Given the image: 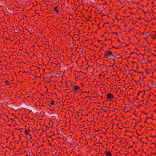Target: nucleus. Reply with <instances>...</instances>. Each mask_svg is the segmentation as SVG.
<instances>
[{"instance_id":"1","label":"nucleus","mask_w":156,"mask_h":156,"mask_svg":"<svg viewBox=\"0 0 156 156\" xmlns=\"http://www.w3.org/2000/svg\"><path fill=\"white\" fill-rule=\"evenodd\" d=\"M105 53V57L108 56L109 55H112V52L109 51H106Z\"/></svg>"},{"instance_id":"2","label":"nucleus","mask_w":156,"mask_h":156,"mask_svg":"<svg viewBox=\"0 0 156 156\" xmlns=\"http://www.w3.org/2000/svg\"><path fill=\"white\" fill-rule=\"evenodd\" d=\"M107 98L108 99L110 100L113 98L114 97L113 95L111 93H109L107 95Z\"/></svg>"},{"instance_id":"3","label":"nucleus","mask_w":156,"mask_h":156,"mask_svg":"<svg viewBox=\"0 0 156 156\" xmlns=\"http://www.w3.org/2000/svg\"><path fill=\"white\" fill-rule=\"evenodd\" d=\"M105 153L107 156H111L112 155L111 153L109 151H105Z\"/></svg>"},{"instance_id":"4","label":"nucleus","mask_w":156,"mask_h":156,"mask_svg":"<svg viewBox=\"0 0 156 156\" xmlns=\"http://www.w3.org/2000/svg\"><path fill=\"white\" fill-rule=\"evenodd\" d=\"M79 89V87L78 86H74V90L75 91H76L78 90Z\"/></svg>"},{"instance_id":"5","label":"nucleus","mask_w":156,"mask_h":156,"mask_svg":"<svg viewBox=\"0 0 156 156\" xmlns=\"http://www.w3.org/2000/svg\"><path fill=\"white\" fill-rule=\"evenodd\" d=\"M51 77H53L54 76H56V77H57L58 76V74H56V75L53 74H51Z\"/></svg>"},{"instance_id":"6","label":"nucleus","mask_w":156,"mask_h":156,"mask_svg":"<svg viewBox=\"0 0 156 156\" xmlns=\"http://www.w3.org/2000/svg\"><path fill=\"white\" fill-rule=\"evenodd\" d=\"M119 57H122L119 54H118L116 56H113V57H115V58H118Z\"/></svg>"},{"instance_id":"7","label":"nucleus","mask_w":156,"mask_h":156,"mask_svg":"<svg viewBox=\"0 0 156 156\" xmlns=\"http://www.w3.org/2000/svg\"><path fill=\"white\" fill-rule=\"evenodd\" d=\"M9 82L8 81L6 80L5 81V83L6 84L8 85L9 84Z\"/></svg>"},{"instance_id":"8","label":"nucleus","mask_w":156,"mask_h":156,"mask_svg":"<svg viewBox=\"0 0 156 156\" xmlns=\"http://www.w3.org/2000/svg\"><path fill=\"white\" fill-rule=\"evenodd\" d=\"M25 133L27 135H28L29 134L27 131V130H25Z\"/></svg>"},{"instance_id":"9","label":"nucleus","mask_w":156,"mask_h":156,"mask_svg":"<svg viewBox=\"0 0 156 156\" xmlns=\"http://www.w3.org/2000/svg\"><path fill=\"white\" fill-rule=\"evenodd\" d=\"M54 101H52L51 102V105H54Z\"/></svg>"},{"instance_id":"10","label":"nucleus","mask_w":156,"mask_h":156,"mask_svg":"<svg viewBox=\"0 0 156 156\" xmlns=\"http://www.w3.org/2000/svg\"><path fill=\"white\" fill-rule=\"evenodd\" d=\"M69 140H70V141L72 142L73 141V139L71 138V137L69 139Z\"/></svg>"},{"instance_id":"11","label":"nucleus","mask_w":156,"mask_h":156,"mask_svg":"<svg viewBox=\"0 0 156 156\" xmlns=\"http://www.w3.org/2000/svg\"><path fill=\"white\" fill-rule=\"evenodd\" d=\"M58 8V6H56L55 7L54 9V10H57V9Z\"/></svg>"},{"instance_id":"12","label":"nucleus","mask_w":156,"mask_h":156,"mask_svg":"<svg viewBox=\"0 0 156 156\" xmlns=\"http://www.w3.org/2000/svg\"><path fill=\"white\" fill-rule=\"evenodd\" d=\"M156 36V34H155V35H154V36H152V37H151V38H153V39H155V37Z\"/></svg>"},{"instance_id":"13","label":"nucleus","mask_w":156,"mask_h":156,"mask_svg":"<svg viewBox=\"0 0 156 156\" xmlns=\"http://www.w3.org/2000/svg\"><path fill=\"white\" fill-rule=\"evenodd\" d=\"M113 56H112V57L111 58H110L111 59H114V58H115V57H113Z\"/></svg>"},{"instance_id":"14","label":"nucleus","mask_w":156,"mask_h":156,"mask_svg":"<svg viewBox=\"0 0 156 156\" xmlns=\"http://www.w3.org/2000/svg\"><path fill=\"white\" fill-rule=\"evenodd\" d=\"M134 81L136 83L139 82V81H137V80H134Z\"/></svg>"},{"instance_id":"15","label":"nucleus","mask_w":156,"mask_h":156,"mask_svg":"<svg viewBox=\"0 0 156 156\" xmlns=\"http://www.w3.org/2000/svg\"><path fill=\"white\" fill-rule=\"evenodd\" d=\"M101 109L102 110H103V111H104V112H106V111L105 110V109H103L102 108H101Z\"/></svg>"},{"instance_id":"16","label":"nucleus","mask_w":156,"mask_h":156,"mask_svg":"<svg viewBox=\"0 0 156 156\" xmlns=\"http://www.w3.org/2000/svg\"><path fill=\"white\" fill-rule=\"evenodd\" d=\"M114 64H115V63H114V64L110 66H109V67H113V65H114Z\"/></svg>"},{"instance_id":"17","label":"nucleus","mask_w":156,"mask_h":156,"mask_svg":"<svg viewBox=\"0 0 156 156\" xmlns=\"http://www.w3.org/2000/svg\"><path fill=\"white\" fill-rule=\"evenodd\" d=\"M55 11L57 12V13L59 11L57 9L55 10Z\"/></svg>"},{"instance_id":"18","label":"nucleus","mask_w":156,"mask_h":156,"mask_svg":"<svg viewBox=\"0 0 156 156\" xmlns=\"http://www.w3.org/2000/svg\"><path fill=\"white\" fill-rule=\"evenodd\" d=\"M135 72H138V71L137 70H134V71Z\"/></svg>"},{"instance_id":"19","label":"nucleus","mask_w":156,"mask_h":156,"mask_svg":"<svg viewBox=\"0 0 156 156\" xmlns=\"http://www.w3.org/2000/svg\"><path fill=\"white\" fill-rule=\"evenodd\" d=\"M102 49H103V48H102V47H101V49H100V51H101Z\"/></svg>"},{"instance_id":"20","label":"nucleus","mask_w":156,"mask_h":156,"mask_svg":"<svg viewBox=\"0 0 156 156\" xmlns=\"http://www.w3.org/2000/svg\"><path fill=\"white\" fill-rule=\"evenodd\" d=\"M122 39L124 40V37L123 36H122Z\"/></svg>"},{"instance_id":"21","label":"nucleus","mask_w":156,"mask_h":156,"mask_svg":"<svg viewBox=\"0 0 156 156\" xmlns=\"http://www.w3.org/2000/svg\"><path fill=\"white\" fill-rule=\"evenodd\" d=\"M127 26V24H125L124 25V26L125 27Z\"/></svg>"},{"instance_id":"22","label":"nucleus","mask_w":156,"mask_h":156,"mask_svg":"<svg viewBox=\"0 0 156 156\" xmlns=\"http://www.w3.org/2000/svg\"><path fill=\"white\" fill-rule=\"evenodd\" d=\"M104 9H105L104 8H101V10H104Z\"/></svg>"},{"instance_id":"23","label":"nucleus","mask_w":156,"mask_h":156,"mask_svg":"<svg viewBox=\"0 0 156 156\" xmlns=\"http://www.w3.org/2000/svg\"><path fill=\"white\" fill-rule=\"evenodd\" d=\"M36 77H38V78H39L41 77V76H38V77H37V76H36Z\"/></svg>"},{"instance_id":"24","label":"nucleus","mask_w":156,"mask_h":156,"mask_svg":"<svg viewBox=\"0 0 156 156\" xmlns=\"http://www.w3.org/2000/svg\"><path fill=\"white\" fill-rule=\"evenodd\" d=\"M116 48V49H119V47H118L116 48Z\"/></svg>"},{"instance_id":"25","label":"nucleus","mask_w":156,"mask_h":156,"mask_svg":"<svg viewBox=\"0 0 156 156\" xmlns=\"http://www.w3.org/2000/svg\"><path fill=\"white\" fill-rule=\"evenodd\" d=\"M70 145H71V146L73 145V144H72V143H70Z\"/></svg>"},{"instance_id":"26","label":"nucleus","mask_w":156,"mask_h":156,"mask_svg":"<svg viewBox=\"0 0 156 156\" xmlns=\"http://www.w3.org/2000/svg\"><path fill=\"white\" fill-rule=\"evenodd\" d=\"M129 106V104H127V105H126V106Z\"/></svg>"},{"instance_id":"27","label":"nucleus","mask_w":156,"mask_h":156,"mask_svg":"<svg viewBox=\"0 0 156 156\" xmlns=\"http://www.w3.org/2000/svg\"><path fill=\"white\" fill-rule=\"evenodd\" d=\"M107 4H106V2H105V3H104V5H106Z\"/></svg>"},{"instance_id":"28","label":"nucleus","mask_w":156,"mask_h":156,"mask_svg":"<svg viewBox=\"0 0 156 156\" xmlns=\"http://www.w3.org/2000/svg\"><path fill=\"white\" fill-rule=\"evenodd\" d=\"M132 30V29H130L129 30V31H131Z\"/></svg>"},{"instance_id":"29","label":"nucleus","mask_w":156,"mask_h":156,"mask_svg":"<svg viewBox=\"0 0 156 156\" xmlns=\"http://www.w3.org/2000/svg\"><path fill=\"white\" fill-rule=\"evenodd\" d=\"M134 53V52H132L131 53H130V55L132 54H133Z\"/></svg>"},{"instance_id":"30","label":"nucleus","mask_w":156,"mask_h":156,"mask_svg":"<svg viewBox=\"0 0 156 156\" xmlns=\"http://www.w3.org/2000/svg\"><path fill=\"white\" fill-rule=\"evenodd\" d=\"M112 48H115V47L114 46H113V47H112Z\"/></svg>"},{"instance_id":"31","label":"nucleus","mask_w":156,"mask_h":156,"mask_svg":"<svg viewBox=\"0 0 156 156\" xmlns=\"http://www.w3.org/2000/svg\"><path fill=\"white\" fill-rule=\"evenodd\" d=\"M105 57L104 56V57ZM106 58H108V56H106V57H105Z\"/></svg>"},{"instance_id":"32","label":"nucleus","mask_w":156,"mask_h":156,"mask_svg":"<svg viewBox=\"0 0 156 156\" xmlns=\"http://www.w3.org/2000/svg\"><path fill=\"white\" fill-rule=\"evenodd\" d=\"M58 0H57L55 2H58Z\"/></svg>"},{"instance_id":"33","label":"nucleus","mask_w":156,"mask_h":156,"mask_svg":"<svg viewBox=\"0 0 156 156\" xmlns=\"http://www.w3.org/2000/svg\"><path fill=\"white\" fill-rule=\"evenodd\" d=\"M155 87L154 86H153L152 87Z\"/></svg>"},{"instance_id":"34","label":"nucleus","mask_w":156,"mask_h":156,"mask_svg":"<svg viewBox=\"0 0 156 156\" xmlns=\"http://www.w3.org/2000/svg\"><path fill=\"white\" fill-rule=\"evenodd\" d=\"M27 131L28 132H30V130L29 129L27 130Z\"/></svg>"},{"instance_id":"35","label":"nucleus","mask_w":156,"mask_h":156,"mask_svg":"<svg viewBox=\"0 0 156 156\" xmlns=\"http://www.w3.org/2000/svg\"><path fill=\"white\" fill-rule=\"evenodd\" d=\"M42 141L43 142H44V140H42Z\"/></svg>"},{"instance_id":"36","label":"nucleus","mask_w":156,"mask_h":156,"mask_svg":"<svg viewBox=\"0 0 156 156\" xmlns=\"http://www.w3.org/2000/svg\"><path fill=\"white\" fill-rule=\"evenodd\" d=\"M151 62V61H148V62Z\"/></svg>"},{"instance_id":"37","label":"nucleus","mask_w":156,"mask_h":156,"mask_svg":"<svg viewBox=\"0 0 156 156\" xmlns=\"http://www.w3.org/2000/svg\"><path fill=\"white\" fill-rule=\"evenodd\" d=\"M31 152V151H29V152L30 153Z\"/></svg>"},{"instance_id":"38","label":"nucleus","mask_w":156,"mask_h":156,"mask_svg":"<svg viewBox=\"0 0 156 156\" xmlns=\"http://www.w3.org/2000/svg\"><path fill=\"white\" fill-rule=\"evenodd\" d=\"M118 41L119 42H120V40H118Z\"/></svg>"},{"instance_id":"39","label":"nucleus","mask_w":156,"mask_h":156,"mask_svg":"<svg viewBox=\"0 0 156 156\" xmlns=\"http://www.w3.org/2000/svg\"><path fill=\"white\" fill-rule=\"evenodd\" d=\"M21 138V137L20 136H19V139H20Z\"/></svg>"},{"instance_id":"40","label":"nucleus","mask_w":156,"mask_h":156,"mask_svg":"<svg viewBox=\"0 0 156 156\" xmlns=\"http://www.w3.org/2000/svg\"><path fill=\"white\" fill-rule=\"evenodd\" d=\"M104 36V35H102V36H102V37H103Z\"/></svg>"},{"instance_id":"41","label":"nucleus","mask_w":156,"mask_h":156,"mask_svg":"<svg viewBox=\"0 0 156 156\" xmlns=\"http://www.w3.org/2000/svg\"><path fill=\"white\" fill-rule=\"evenodd\" d=\"M132 62L133 63H135V62Z\"/></svg>"},{"instance_id":"42","label":"nucleus","mask_w":156,"mask_h":156,"mask_svg":"<svg viewBox=\"0 0 156 156\" xmlns=\"http://www.w3.org/2000/svg\"><path fill=\"white\" fill-rule=\"evenodd\" d=\"M142 92V91H140L139 92Z\"/></svg>"},{"instance_id":"43","label":"nucleus","mask_w":156,"mask_h":156,"mask_svg":"<svg viewBox=\"0 0 156 156\" xmlns=\"http://www.w3.org/2000/svg\"><path fill=\"white\" fill-rule=\"evenodd\" d=\"M146 102H147V103H148V101H146Z\"/></svg>"},{"instance_id":"44","label":"nucleus","mask_w":156,"mask_h":156,"mask_svg":"<svg viewBox=\"0 0 156 156\" xmlns=\"http://www.w3.org/2000/svg\"><path fill=\"white\" fill-rule=\"evenodd\" d=\"M46 78H48V77L47 76L45 77Z\"/></svg>"},{"instance_id":"45","label":"nucleus","mask_w":156,"mask_h":156,"mask_svg":"<svg viewBox=\"0 0 156 156\" xmlns=\"http://www.w3.org/2000/svg\"><path fill=\"white\" fill-rule=\"evenodd\" d=\"M152 4L153 5L154 4V3H153V2H152Z\"/></svg>"},{"instance_id":"46","label":"nucleus","mask_w":156,"mask_h":156,"mask_svg":"<svg viewBox=\"0 0 156 156\" xmlns=\"http://www.w3.org/2000/svg\"><path fill=\"white\" fill-rule=\"evenodd\" d=\"M140 85H141V83H140Z\"/></svg>"},{"instance_id":"47","label":"nucleus","mask_w":156,"mask_h":156,"mask_svg":"<svg viewBox=\"0 0 156 156\" xmlns=\"http://www.w3.org/2000/svg\"><path fill=\"white\" fill-rule=\"evenodd\" d=\"M74 112H76V111H75V110H74Z\"/></svg>"},{"instance_id":"48","label":"nucleus","mask_w":156,"mask_h":156,"mask_svg":"<svg viewBox=\"0 0 156 156\" xmlns=\"http://www.w3.org/2000/svg\"><path fill=\"white\" fill-rule=\"evenodd\" d=\"M139 106H138L137 107L139 108Z\"/></svg>"},{"instance_id":"49","label":"nucleus","mask_w":156,"mask_h":156,"mask_svg":"<svg viewBox=\"0 0 156 156\" xmlns=\"http://www.w3.org/2000/svg\"><path fill=\"white\" fill-rule=\"evenodd\" d=\"M118 109V108H117V109H115V110H117Z\"/></svg>"},{"instance_id":"50","label":"nucleus","mask_w":156,"mask_h":156,"mask_svg":"<svg viewBox=\"0 0 156 156\" xmlns=\"http://www.w3.org/2000/svg\"><path fill=\"white\" fill-rule=\"evenodd\" d=\"M138 73H141V72H138Z\"/></svg>"},{"instance_id":"51","label":"nucleus","mask_w":156,"mask_h":156,"mask_svg":"<svg viewBox=\"0 0 156 156\" xmlns=\"http://www.w3.org/2000/svg\"><path fill=\"white\" fill-rule=\"evenodd\" d=\"M124 111V112H126V111Z\"/></svg>"},{"instance_id":"52","label":"nucleus","mask_w":156,"mask_h":156,"mask_svg":"<svg viewBox=\"0 0 156 156\" xmlns=\"http://www.w3.org/2000/svg\"><path fill=\"white\" fill-rule=\"evenodd\" d=\"M144 114H146V113L145 112H144Z\"/></svg>"},{"instance_id":"53","label":"nucleus","mask_w":156,"mask_h":156,"mask_svg":"<svg viewBox=\"0 0 156 156\" xmlns=\"http://www.w3.org/2000/svg\"><path fill=\"white\" fill-rule=\"evenodd\" d=\"M123 139V138H122V140Z\"/></svg>"},{"instance_id":"54","label":"nucleus","mask_w":156,"mask_h":156,"mask_svg":"<svg viewBox=\"0 0 156 156\" xmlns=\"http://www.w3.org/2000/svg\"><path fill=\"white\" fill-rule=\"evenodd\" d=\"M138 136H139V135H139V134H138Z\"/></svg>"},{"instance_id":"55","label":"nucleus","mask_w":156,"mask_h":156,"mask_svg":"<svg viewBox=\"0 0 156 156\" xmlns=\"http://www.w3.org/2000/svg\"><path fill=\"white\" fill-rule=\"evenodd\" d=\"M43 71H44V69L43 70Z\"/></svg>"},{"instance_id":"56","label":"nucleus","mask_w":156,"mask_h":156,"mask_svg":"<svg viewBox=\"0 0 156 156\" xmlns=\"http://www.w3.org/2000/svg\"><path fill=\"white\" fill-rule=\"evenodd\" d=\"M141 17H140V19H141Z\"/></svg>"},{"instance_id":"57","label":"nucleus","mask_w":156,"mask_h":156,"mask_svg":"<svg viewBox=\"0 0 156 156\" xmlns=\"http://www.w3.org/2000/svg\"><path fill=\"white\" fill-rule=\"evenodd\" d=\"M51 136H50V137H51Z\"/></svg>"},{"instance_id":"58","label":"nucleus","mask_w":156,"mask_h":156,"mask_svg":"<svg viewBox=\"0 0 156 156\" xmlns=\"http://www.w3.org/2000/svg\"><path fill=\"white\" fill-rule=\"evenodd\" d=\"M118 0L119 1H120V0Z\"/></svg>"},{"instance_id":"59","label":"nucleus","mask_w":156,"mask_h":156,"mask_svg":"<svg viewBox=\"0 0 156 156\" xmlns=\"http://www.w3.org/2000/svg\"><path fill=\"white\" fill-rule=\"evenodd\" d=\"M129 0V1H130V0Z\"/></svg>"}]
</instances>
